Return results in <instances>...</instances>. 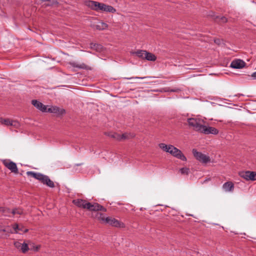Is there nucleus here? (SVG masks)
<instances>
[{"label":"nucleus","mask_w":256,"mask_h":256,"mask_svg":"<svg viewBox=\"0 0 256 256\" xmlns=\"http://www.w3.org/2000/svg\"><path fill=\"white\" fill-rule=\"evenodd\" d=\"M86 6L92 10L96 12H104L110 13H115L116 10L112 6L94 0H89L86 2Z\"/></svg>","instance_id":"1"},{"label":"nucleus","mask_w":256,"mask_h":256,"mask_svg":"<svg viewBox=\"0 0 256 256\" xmlns=\"http://www.w3.org/2000/svg\"><path fill=\"white\" fill-rule=\"evenodd\" d=\"M158 146L164 151L170 153L177 158L183 161H186V158L184 155L182 151L172 145H166L164 143H161L159 144Z\"/></svg>","instance_id":"2"},{"label":"nucleus","mask_w":256,"mask_h":256,"mask_svg":"<svg viewBox=\"0 0 256 256\" xmlns=\"http://www.w3.org/2000/svg\"><path fill=\"white\" fill-rule=\"evenodd\" d=\"M188 125L192 127L194 130L202 132L204 126L202 124V120L200 118H190L188 119Z\"/></svg>","instance_id":"3"},{"label":"nucleus","mask_w":256,"mask_h":256,"mask_svg":"<svg viewBox=\"0 0 256 256\" xmlns=\"http://www.w3.org/2000/svg\"><path fill=\"white\" fill-rule=\"evenodd\" d=\"M192 152L194 158L200 162L206 164L210 162V158L208 156L198 152L196 149H193Z\"/></svg>","instance_id":"4"},{"label":"nucleus","mask_w":256,"mask_h":256,"mask_svg":"<svg viewBox=\"0 0 256 256\" xmlns=\"http://www.w3.org/2000/svg\"><path fill=\"white\" fill-rule=\"evenodd\" d=\"M2 162L4 166L10 170L12 172H13L14 174H18V170L16 164L15 162L8 159L2 160Z\"/></svg>","instance_id":"5"},{"label":"nucleus","mask_w":256,"mask_h":256,"mask_svg":"<svg viewBox=\"0 0 256 256\" xmlns=\"http://www.w3.org/2000/svg\"><path fill=\"white\" fill-rule=\"evenodd\" d=\"M90 211H98L102 210L105 212L106 210V208H104L102 206L100 205L98 203H90L89 202H87L86 204V208Z\"/></svg>","instance_id":"6"},{"label":"nucleus","mask_w":256,"mask_h":256,"mask_svg":"<svg viewBox=\"0 0 256 256\" xmlns=\"http://www.w3.org/2000/svg\"><path fill=\"white\" fill-rule=\"evenodd\" d=\"M240 176L246 180L254 181L256 180V172H242L240 173Z\"/></svg>","instance_id":"7"},{"label":"nucleus","mask_w":256,"mask_h":256,"mask_svg":"<svg viewBox=\"0 0 256 256\" xmlns=\"http://www.w3.org/2000/svg\"><path fill=\"white\" fill-rule=\"evenodd\" d=\"M50 113L55 114L57 116H62L66 113V110L64 108H60L56 106H52L46 109V112Z\"/></svg>","instance_id":"8"},{"label":"nucleus","mask_w":256,"mask_h":256,"mask_svg":"<svg viewBox=\"0 0 256 256\" xmlns=\"http://www.w3.org/2000/svg\"><path fill=\"white\" fill-rule=\"evenodd\" d=\"M105 224H108L115 227H124V224L120 223L118 220L112 217H106L105 219Z\"/></svg>","instance_id":"9"},{"label":"nucleus","mask_w":256,"mask_h":256,"mask_svg":"<svg viewBox=\"0 0 256 256\" xmlns=\"http://www.w3.org/2000/svg\"><path fill=\"white\" fill-rule=\"evenodd\" d=\"M246 62L240 59L234 60L230 64V67L234 68H242L244 67Z\"/></svg>","instance_id":"10"},{"label":"nucleus","mask_w":256,"mask_h":256,"mask_svg":"<svg viewBox=\"0 0 256 256\" xmlns=\"http://www.w3.org/2000/svg\"><path fill=\"white\" fill-rule=\"evenodd\" d=\"M202 133L208 134H217L218 133V130L214 127L211 126H204V128L202 131Z\"/></svg>","instance_id":"11"},{"label":"nucleus","mask_w":256,"mask_h":256,"mask_svg":"<svg viewBox=\"0 0 256 256\" xmlns=\"http://www.w3.org/2000/svg\"><path fill=\"white\" fill-rule=\"evenodd\" d=\"M32 104L37 109L39 110H40L42 112H46L47 106H46L44 105L41 102H40L37 100H32Z\"/></svg>","instance_id":"12"},{"label":"nucleus","mask_w":256,"mask_h":256,"mask_svg":"<svg viewBox=\"0 0 256 256\" xmlns=\"http://www.w3.org/2000/svg\"><path fill=\"white\" fill-rule=\"evenodd\" d=\"M87 202L86 200L82 199H76L72 200V203L76 206L84 209L86 208Z\"/></svg>","instance_id":"13"},{"label":"nucleus","mask_w":256,"mask_h":256,"mask_svg":"<svg viewBox=\"0 0 256 256\" xmlns=\"http://www.w3.org/2000/svg\"><path fill=\"white\" fill-rule=\"evenodd\" d=\"M69 64L74 68H76L80 69L88 70L89 66L84 64V63L78 64L75 62H70Z\"/></svg>","instance_id":"14"},{"label":"nucleus","mask_w":256,"mask_h":256,"mask_svg":"<svg viewBox=\"0 0 256 256\" xmlns=\"http://www.w3.org/2000/svg\"><path fill=\"white\" fill-rule=\"evenodd\" d=\"M222 188L226 192H232L234 190V184L231 182H227L223 184Z\"/></svg>","instance_id":"15"},{"label":"nucleus","mask_w":256,"mask_h":256,"mask_svg":"<svg viewBox=\"0 0 256 256\" xmlns=\"http://www.w3.org/2000/svg\"><path fill=\"white\" fill-rule=\"evenodd\" d=\"M94 28L98 30H104L108 27V25L103 22L100 21L94 26Z\"/></svg>","instance_id":"16"},{"label":"nucleus","mask_w":256,"mask_h":256,"mask_svg":"<svg viewBox=\"0 0 256 256\" xmlns=\"http://www.w3.org/2000/svg\"><path fill=\"white\" fill-rule=\"evenodd\" d=\"M105 134L118 141H120V134L114 132H106Z\"/></svg>","instance_id":"17"},{"label":"nucleus","mask_w":256,"mask_h":256,"mask_svg":"<svg viewBox=\"0 0 256 256\" xmlns=\"http://www.w3.org/2000/svg\"><path fill=\"white\" fill-rule=\"evenodd\" d=\"M0 212L4 216H10V214H12V210L7 208L0 207Z\"/></svg>","instance_id":"18"},{"label":"nucleus","mask_w":256,"mask_h":256,"mask_svg":"<svg viewBox=\"0 0 256 256\" xmlns=\"http://www.w3.org/2000/svg\"><path fill=\"white\" fill-rule=\"evenodd\" d=\"M145 54V59L150 61H155L156 59V57L154 54L152 53L146 52V53H144Z\"/></svg>","instance_id":"19"},{"label":"nucleus","mask_w":256,"mask_h":256,"mask_svg":"<svg viewBox=\"0 0 256 256\" xmlns=\"http://www.w3.org/2000/svg\"><path fill=\"white\" fill-rule=\"evenodd\" d=\"M134 136L132 134L124 133L122 135L120 134V141L124 140H125L133 138Z\"/></svg>","instance_id":"20"},{"label":"nucleus","mask_w":256,"mask_h":256,"mask_svg":"<svg viewBox=\"0 0 256 256\" xmlns=\"http://www.w3.org/2000/svg\"><path fill=\"white\" fill-rule=\"evenodd\" d=\"M46 180L44 182V184L51 188H53L55 186L54 182L50 180V179L49 178L48 176H47V178Z\"/></svg>","instance_id":"21"},{"label":"nucleus","mask_w":256,"mask_h":256,"mask_svg":"<svg viewBox=\"0 0 256 256\" xmlns=\"http://www.w3.org/2000/svg\"><path fill=\"white\" fill-rule=\"evenodd\" d=\"M24 214L23 210L21 208H15L12 210V215L18 214L22 215Z\"/></svg>","instance_id":"22"},{"label":"nucleus","mask_w":256,"mask_h":256,"mask_svg":"<svg viewBox=\"0 0 256 256\" xmlns=\"http://www.w3.org/2000/svg\"><path fill=\"white\" fill-rule=\"evenodd\" d=\"M96 217L102 223L105 224V219H106V218L103 214L98 212L96 214Z\"/></svg>","instance_id":"23"},{"label":"nucleus","mask_w":256,"mask_h":256,"mask_svg":"<svg viewBox=\"0 0 256 256\" xmlns=\"http://www.w3.org/2000/svg\"><path fill=\"white\" fill-rule=\"evenodd\" d=\"M47 178V176L44 175L41 173H40L36 180H38L40 182L44 184L46 181V179Z\"/></svg>","instance_id":"24"},{"label":"nucleus","mask_w":256,"mask_h":256,"mask_svg":"<svg viewBox=\"0 0 256 256\" xmlns=\"http://www.w3.org/2000/svg\"><path fill=\"white\" fill-rule=\"evenodd\" d=\"M39 174H40L39 172H32V171H28L26 172V174L28 176H30L32 178H34L36 180L37 179Z\"/></svg>","instance_id":"25"},{"label":"nucleus","mask_w":256,"mask_h":256,"mask_svg":"<svg viewBox=\"0 0 256 256\" xmlns=\"http://www.w3.org/2000/svg\"><path fill=\"white\" fill-rule=\"evenodd\" d=\"M17 230H22L20 228H19V226L18 224H14L13 226L12 229H10L9 228V232L8 233H14V232H16Z\"/></svg>","instance_id":"26"},{"label":"nucleus","mask_w":256,"mask_h":256,"mask_svg":"<svg viewBox=\"0 0 256 256\" xmlns=\"http://www.w3.org/2000/svg\"><path fill=\"white\" fill-rule=\"evenodd\" d=\"M28 250H29V248H28V244H26V243H23L22 244L20 250L23 253L26 252Z\"/></svg>","instance_id":"27"},{"label":"nucleus","mask_w":256,"mask_h":256,"mask_svg":"<svg viewBox=\"0 0 256 256\" xmlns=\"http://www.w3.org/2000/svg\"><path fill=\"white\" fill-rule=\"evenodd\" d=\"M12 120H10V119H4L2 118H0V122H1V124H4L6 126H10V124H10V122H11Z\"/></svg>","instance_id":"28"},{"label":"nucleus","mask_w":256,"mask_h":256,"mask_svg":"<svg viewBox=\"0 0 256 256\" xmlns=\"http://www.w3.org/2000/svg\"><path fill=\"white\" fill-rule=\"evenodd\" d=\"M144 53H146V51L139 50L136 52V54L138 56L139 58H145V54H144Z\"/></svg>","instance_id":"29"},{"label":"nucleus","mask_w":256,"mask_h":256,"mask_svg":"<svg viewBox=\"0 0 256 256\" xmlns=\"http://www.w3.org/2000/svg\"><path fill=\"white\" fill-rule=\"evenodd\" d=\"M92 48H94V50H96L97 51H100L102 48V46L100 44H92Z\"/></svg>","instance_id":"30"},{"label":"nucleus","mask_w":256,"mask_h":256,"mask_svg":"<svg viewBox=\"0 0 256 256\" xmlns=\"http://www.w3.org/2000/svg\"><path fill=\"white\" fill-rule=\"evenodd\" d=\"M180 171L182 174L188 175L189 173L190 170L187 168H182L180 170Z\"/></svg>","instance_id":"31"},{"label":"nucleus","mask_w":256,"mask_h":256,"mask_svg":"<svg viewBox=\"0 0 256 256\" xmlns=\"http://www.w3.org/2000/svg\"><path fill=\"white\" fill-rule=\"evenodd\" d=\"M10 124H10V126H14L16 128H18L20 126L19 122L16 120H12L10 122Z\"/></svg>","instance_id":"32"},{"label":"nucleus","mask_w":256,"mask_h":256,"mask_svg":"<svg viewBox=\"0 0 256 256\" xmlns=\"http://www.w3.org/2000/svg\"><path fill=\"white\" fill-rule=\"evenodd\" d=\"M216 19H218L220 21L222 22L223 23H225L227 22V19L224 16H216Z\"/></svg>","instance_id":"33"},{"label":"nucleus","mask_w":256,"mask_h":256,"mask_svg":"<svg viewBox=\"0 0 256 256\" xmlns=\"http://www.w3.org/2000/svg\"><path fill=\"white\" fill-rule=\"evenodd\" d=\"M0 232H9V227L4 228L3 226H0Z\"/></svg>","instance_id":"34"},{"label":"nucleus","mask_w":256,"mask_h":256,"mask_svg":"<svg viewBox=\"0 0 256 256\" xmlns=\"http://www.w3.org/2000/svg\"><path fill=\"white\" fill-rule=\"evenodd\" d=\"M22 243H20V242H14V246L18 249V250H20V248H21V246H22Z\"/></svg>","instance_id":"35"},{"label":"nucleus","mask_w":256,"mask_h":256,"mask_svg":"<svg viewBox=\"0 0 256 256\" xmlns=\"http://www.w3.org/2000/svg\"><path fill=\"white\" fill-rule=\"evenodd\" d=\"M180 90L178 88H172L170 90V92H180Z\"/></svg>","instance_id":"36"},{"label":"nucleus","mask_w":256,"mask_h":256,"mask_svg":"<svg viewBox=\"0 0 256 256\" xmlns=\"http://www.w3.org/2000/svg\"><path fill=\"white\" fill-rule=\"evenodd\" d=\"M150 78V76H146V77H132V78H126V79H132V78H138V79H144V78Z\"/></svg>","instance_id":"37"},{"label":"nucleus","mask_w":256,"mask_h":256,"mask_svg":"<svg viewBox=\"0 0 256 256\" xmlns=\"http://www.w3.org/2000/svg\"><path fill=\"white\" fill-rule=\"evenodd\" d=\"M58 4V2L56 1L53 0L52 3H51V4H48L46 5L47 6H50V5H52V4Z\"/></svg>","instance_id":"38"},{"label":"nucleus","mask_w":256,"mask_h":256,"mask_svg":"<svg viewBox=\"0 0 256 256\" xmlns=\"http://www.w3.org/2000/svg\"><path fill=\"white\" fill-rule=\"evenodd\" d=\"M170 90L171 89L169 88H164V91L166 92H170Z\"/></svg>","instance_id":"39"},{"label":"nucleus","mask_w":256,"mask_h":256,"mask_svg":"<svg viewBox=\"0 0 256 256\" xmlns=\"http://www.w3.org/2000/svg\"><path fill=\"white\" fill-rule=\"evenodd\" d=\"M252 77L253 78H256V72H254L252 74Z\"/></svg>","instance_id":"40"},{"label":"nucleus","mask_w":256,"mask_h":256,"mask_svg":"<svg viewBox=\"0 0 256 256\" xmlns=\"http://www.w3.org/2000/svg\"><path fill=\"white\" fill-rule=\"evenodd\" d=\"M82 164H76V166H80Z\"/></svg>","instance_id":"41"},{"label":"nucleus","mask_w":256,"mask_h":256,"mask_svg":"<svg viewBox=\"0 0 256 256\" xmlns=\"http://www.w3.org/2000/svg\"><path fill=\"white\" fill-rule=\"evenodd\" d=\"M38 249H39V246H36V251H38Z\"/></svg>","instance_id":"42"},{"label":"nucleus","mask_w":256,"mask_h":256,"mask_svg":"<svg viewBox=\"0 0 256 256\" xmlns=\"http://www.w3.org/2000/svg\"><path fill=\"white\" fill-rule=\"evenodd\" d=\"M218 42H219V40H214V42H215L216 43H217V44H218Z\"/></svg>","instance_id":"43"},{"label":"nucleus","mask_w":256,"mask_h":256,"mask_svg":"<svg viewBox=\"0 0 256 256\" xmlns=\"http://www.w3.org/2000/svg\"><path fill=\"white\" fill-rule=\"evenodd\" d=\"M28 232V229H26L24 230V232Z\"/></svg>","instance_id":"44"},{"label":"nucleus","mask_w":256,"mask_h":256,"mask_svg":"<svg viewBox=\"0 0 256 256\" xmlns=\"http://www.w3.org/2000/svg\"><path fill=\"white\" fill-rule=\"evenodd\" d=\"M2 236H0V237H2Z\"/></svg>","instance_id":"45"}]
</instances>
